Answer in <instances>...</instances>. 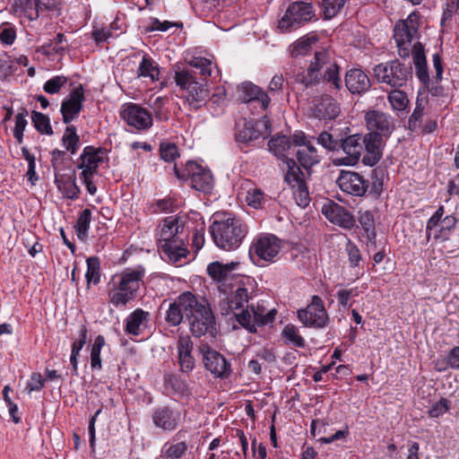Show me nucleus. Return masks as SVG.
Wrapping results in <instances>:
<instances>
[{"instance_id": "nucleus-7", "label": "nucleus", "mask_w": 459, "mask_h": 459, "mask_svg": "<svg viewBox=\"0 0 459 459\" xmlns=\"http://www.w3.org/2000/svg\"><path fill=\"white\" fill-rule=\"evenodd\" d=\"M364 120L370 149H377L383 153L387 140L396 128L395 118L382 110L370 109L365 112Z\"/></svg>"}, {"instance_id": "nucleus-60", "label": "nucleus", "mask_w": 459, "mask_h": 459, "mask_svg": "<svg viewBox=\"0 0 459 459\" xmlns=\"http://www.w3.org/2000/svg\"><path fill=\"white\" fill-rule=\"evenodd\" d=\"M164 382L170 386L176 393L183 394L186 390V384L178 375L167 374L164 377Z\"/></svg>"}, {"instance_id": "nucleus-21", "label": "nucleus", "mask_w": 459, "mask_h": 459, "mask_svg": "<svg viewBox=\"0 0 459 459\" xmlns=\"http://www.w3.org/2000/svg\"><path fill=\"white\" fill-rule=\"evenodd\" d=\"M85 100L83 87L82 84L74 88L61 103L60 112L65 124H69L75 119L82 109Z\"/></svg>"}, {"instance_id": "nucleus-39", "label": "nucleus", "mask_w": 459, "mask_h": 459, "mask_svg": "<svg viewBox=\"0 0 459 459\" xmlns=\"http://www.w3.org/2000/svg\"><path fill=\"white\" fill-rule=\"evenodd\" d=\"M136 73L138 77H148L152 82L159 81V65L147 54L143 56Z\"/></svg>"}, {"instance_id": "nucleus-40", "label": "nucleus", "mask_w": 459, "mask_h": 459, "mask_svg": "<svg viewBox=\"0 0 459 459\" xmlns=\"http://www.w3.org/2000/svg\"><path fill=\"white\" fill-rule=\"evenodd\" d=\"M13 10L15 13L22 14L30 21L37 20L40 12L36 0H14Z\"/></svg>"}, {"instance_id": "nucleus-3", "label": "nucleus", "mask_w": 459, "mask_h": 459, "mask_svg": "<svg viewBox=\"0 0 459 459\" xmlns=\"http://www.w3.org/2000/svg\"><path fill=\"white\" fill-rule=\"evenodd\" d=\"M321 80L330 84L332 89L342 88L340 67L333 63L325 51L316 52L307 71L299 72L295 75V82L308 88Z\"/></svg>"}, {"instance_id": "nucleus-24", "label": "nucleus", "mask_w": 459, "mask_h": 459, "mask_svg": "<svg viewBox=\"0 0 459 459\" xmlns=\"http://www.w3.org/2000/svg\"><path fill=\"white\" fill-rule=\"evenodd\" d=\"M240 98L251 108H256L257 113L264 111L269 106L271 100L265 91L251 82L242 84Z\"/></svg>"}, {"instance_id": "nucleus-63", "label": "nucleus", "mask_w": 459, "mask_h": 459, "mask_svg": "<svg viewBox=\"0 0 459 459\" xmlns=\"http://www.w3.org/2000/svg\"><path fill=\"white\" fill-rule=\"evenodd\" d=\"M45 386V379L39 372H33L28 381L25 391L30 394L34 391H40Z\"/></svg>"}, {"instance_id": "nucleus-53", "label": "nucleus", "mask_w": 459, "mask_h": 459, "mask_svg": "<svg viewBox=\"0 0 459 459\" xmlns=\"http://www.w3.org/2000/svg\"><path fill=\"white\" fill-rule=\"evenodd\" d=\"M345 4V0H322L321 11L325 20L336 16Z\"/></svg>"}, {"instance_id": "nucleus-29", "label": "nucleus", "mask_w": 459, "mask_h": 459, "mask_svg": "<svg viewBox=\"0 0 459 459\" xmlns=\"http://www.w3.org/2000/svg\"><path fill=\"white\" fill-rule=\"evenodd\" d=\"M417 36V33L411 31V29L403 22H397L394 29V39L398 48V55L402 58L410 56L411 41Z\"/></svg>"}, {"instance_id": "nucleus-9", "label": "nucleus", "mask_w": 459, "mask_h": 459, "mask_svg": "<svg viewBox=\"0 0 459 459\" xmlns=\"http://www.w3.org/2000/svg\"><path fill=\"white\" fill-rule=\"evenodd\" d=\"M276 309L268 308L267 301L259 300L255 305L247 306L246 310L236 314L238 323L251 333H256V327L273 324L275 320Z\"/></svg>"}, {"instance_id": "nucleus-49", "label": "nucleus", "mask_w": 459, "mask_h": 459, "mask_svg": "<svg viewBox=\"0 0 459 459\" xmlns=\"http://www.w3.org/2000/svg\"><path fill=\"white\" fill-rule=\"evenodd\" d=\"M106 341L103 335L99 334L91 346V367L93 370H100L102 368L100 352L102 348L105 346Z\"/></svg>"}, {"instance_id": "nucleus-42", "label": "nucleus", "mask_w": 459, "mask_h": 459, "mask_svg": "<svg viewBox=\"0 0 459 459\" xmlns=\"http://www.w3.org/2000/svg\"><path fill=\"white\" fill-rule=\"evenodd\" d=\"M91 221V211L86 208L80 212L74 225L76 236L81 241L87 240Z\"/></svg>"}, {"instance_id": "nucleus-43", "label": "nucleus", "mask_w": 459, "mask_h": 459, "mask_svg": "<svg viewBox=\"0 0 459 459\" xmlns=\"http://www.w3.org/2000/svg\"><path fill=\"white\" fill-rule=\"evenodd\" d=\"M62 143L66 152L75 154L80 147V136L76 127L73 125L67 126L62 136Z\"/></svg>"}, {"instance_id": "nucleus-34", "label": "nucleus", "mask_w": 459, "mask_h": 459, "mask_svg": "<svg viewBox=\"0 0 459 459\" xmlns=\"http://www.w3.org/2000/svg\"><path fill=\"white\" fill-rule=\"evenodd\" d=\"M55 184L66 198L75 200L79 197L81 190L76 184L74 173L68 175L55 172Z\"/></svg>"}, {"instance_id": "nucleus-45", "label": "nucleus", "mask_w": 459, "mask_h": 459, "mask_svg": "<svg viewBox=\"0 0 459 459\" xmlns=\"http://www.w3.org/2000/svg\"><path fill=\"white\" fill-rule=\"evenodd\" d=\"M369 187L368 189V195L374 199L380 197L384 186V172L382 169H374L370 174Z\"/></svg>"}, {"instance_id": "nucleus-61", "label": "nucleus", "mask_w": 459, "mask_h": 459, "mask_svg": "<svg viewBox=\"0 0 459 459\" xmlns=\"http://www.w3.org/2000/svg\"><path fill=\"white\" fill-rule=\"evenodd\" d=\"M246 201L247 204L255 209L261 208L264 202V194L259 188H253L247 192Z\"/></svg>"}, {"instance_id": "nucleus-51", "label": "nucleus", "mask_w": 459, "mask_h": 459, "mask_svg": "<svg viewBox=\"0 0 459 459\" xmlns=\"http://www.w3.org/2000/svg\"><path fill=\"white\" fill-rule=\"evenodd\" d=\"M28 115V110L25 108H21L15 116L13 137L19 144L22 143L23 142V133L28 125V121L26 119Z\"/></svg>"}, {"instance_id": "nucleus-23", "label": "nucleus", "mask_w": 459, "mask_h": 459, "mask_svg": "<svg viewBox=\"0 0 459 459\" xmlns=\"http://www.w3.org/2000/svg\"><path fill=\"white\" fill-rule=\"evenodd\" d=\"M152 420L156 428L173 431L180 422V412L168 405L158 406L152 410Z\"/></svg>"}, {"instance_id": "nucleus-28", "label": "nucleus", "mask_w": 459, "mask_h": 459, "mask_svg": "<svg viewBox=\"0 0 459 459\" xmlns=\"http://www.w3.org/2000/svg\"><path fill=\"white\" fill-rule=\"evenodd\" d=\"M340 113L336 100L330 95H323L311 107V115L318 119L331 120Z\"/></svg>"}, {"instance_id": "nucleus-26", "label": "nucleus", "mask_w": 459, "mask_h": 459, "mask_svg": "<svg viewBox=\"0 0 459 459\" xmlns=\"http://www.w3.org/2000/svg\"><path fill=\"white\" fill-rule=\"evenodd\" d=\"M186 221V216L177 215L166 217L160 226L157 244L170 241L176 238H182Z\"/></svg>"}, {"instance_id": "nucleus-59", "label": "nucleus", "mask_w": 459, "mask_h": 459, "mask_svg": "<svg viewBox=\"0 0 459 459\" xmlns=\"http://www.w3.org/2000/svg\"><path fill=\"white\" fill-rule=\"evenodd\" d=\"M317 143L321 144L325 149L331 152L340 150L341 139H334L333 136L328 132H322L317 137Z\"/></svg>"}, {"instance_id": "nucleus-20", "label": "nucleus", "mask_w": 459, "mask_h": 459, "mask_svg": "<svg viewBox=\"0 0 459 459\" xmlns=\"http://www.w3.org/2000/svg\"><path fill=\"white\" fill-rule=\"evenodd\" d=\"M106 154L105 148H97L92 145L85 146L76 161L77 169H82L80 178H86L87 175H96Z\"/></svg>"}, {"instance_id": "nucleus-1", "label": "nucleus", "mask_w": 459, "mask_h": 459, "mask_svg": "<svg viewBox=\"0 0 459 459\" xmlns=\"http://www.w3.org/2000/svg\"><path fill=\"white\" fill-rule=\"evenodd\" d=\"M189 66L176 72L175 82L184 91L189 108L197 110L208 102L210 90L206 80L216 65L206 57L195 56L189 62Z\"/></svg>"}, {"instance_id": "nucleus-17", "label": "nucleus", "mask_w": 459, "mask_h": 459, "mask_svg": "<svg viewBox=\"0 0 459 459\" xmlns=\"http://www.w3.org/2000/svg\"><path fill=\"white\" fill-rule=\"evenodd\" d=\"M268 121L242 119L236 124L235 139L238 143L249 144L260 138L264 139L268 134Z\"/></svg>"}, {"instance_id": "nucleus-11", "label": "nucleus", "mask_w": 459, "mask_h": 459, "mask_svg": "<svg viewBox=\"0 0 459 459\" xmlns=\"http://www.w3.org/2000/svg\"><path fill=\"white\" fill-rule=\"evenodd\" d=\"M281 247V239L275 235L261 234L253 239L248 255L255 264L262 266V262H275V257L278 255Z\"/></svg>"}, {"instance_id": "nucleus-37", "label": "nucleus", "mask_w": 459, "mask_h": 459, "mask_svg": "<svg viewBox=\"0 0 459 459\" xmlns=\"http://www.w3.org/2000/svg\"><path fill=\"white\" fill-rule=\"evenodd\" d=\"M189 297H191V292L185 291L181 293L174 302L169 304L165 316V321L168 325L170 326H178L181 324L185 316L182 302L184 301V299H187Z\"/></svg>"}, {"instance_id": "nucleus-16", "label": "nucleus", "mask_w": 459, "mask_h": 459, "mask_svg": "<svg viewBox=\"0 0 459 459\" xmlns=\"http://www.w3.org/2000/svg\"><path fill=\"white\" fill-rule=\"evenodd\" d=\"M297 316L304 326L315 329L325 328L330 322L324 300L317 295L312 296L307 306L297 311Z\"/></svg>"}, {"instance_id": "nucleus-8", "label": "nucleus", "mask_w": 459, "mask_h": 459, "mask_svg": "<svg viewBox=\"0 0 459 459\" xmlns=\"http://www.w3.org/2000/svg\"><path fill=\"white\" fill-rule=\"evenodd\" d=\"M374 76L380 83H385L392 88H401L406 85L412 78V67L405 65L398 59L380 63L373 68Z\"/></svg>"}, {"instance_id": "nucleus-13", "label": "nucleus", "mask_w": 459, "mask_h": 459, "mask_svg": "<svg viewBox=\"0 0 459 459\" xmlns=\"http://www.w3.org/2000/svg\"><path fill=\"white\" fill-rule=\"evenodd\" d=\"M284 162L287 166L284 181L292 189V195L296 204L305 208L308 205L310 201L305 174L293 159L285 158Z\"/></svg>"}, {"instance_id": "nucleus-47", "label": "nucleus", "mask_w": 459, "mask_h": 459, "mask_svg": "<svg viewBox=\"0 0 459 459\" xmlns=\"http://www.w3.org/2000/svg\"><path fill=\"white\" fill-rule=\"evenodd\" d=\"M425 104L426 101L423 99L417 98L416 107L408 119V129L411 132H415L421 127Z\"/></svg>"}, {"instance_id": "nucleus-12", "label": "nucleus", "mask_w": 459, "mask_h": 459, "mask_svg": "<svg viewBox=\"0 0 459 459\" xmlns=\"http://www.w3.org/2000/svg\"><path fill=\"white\" fill-rule=\"evenodd\" d=\"M254 280L250 277L242 278L236 281L235 284L230 285V294L220 303L221 314L229 316L233 314L236 317L238 314L235 310H245L244 307L251 299Z\"/></svg>"}, {"instance_id": "nucleus-57", "label": "nucleus", "mask_w": 459, "mask_h": 459, "mask_svg": "<svg viewBox=\"0 0 459 459\" xmlns=\"http://www.w3.org/2000/svg\"><path fill=\"white\" fill-rule=\"evenodd\" d=\"M66 82L67 78L65 76L56 75L44 83L43 90L48 94H56L60 91Z\"/></svg>"}, {"instance_id": "nucleus-48", "label": "nucleus", "mask_w": 459, "mask_h": 459, "mask_svg": "<svg viewBox=\"0 0 459 459\" xmlns=\"http://www.w3.org/2000/svg\"><path fill=\"white\" fill-rule=\"evenodd\" d=\"M31 122L35 129L43 134L52 135L54 134L52 126L50 125L49 117L41 112L32 111Z\"/></svg>"}, {"instance_id": "nucleus-55", "label": "nucleus", "mask_w": 459, "mask_h": 459, "mask_svg": "<svg viewBox=\"0 0 459 459\" xmlns=\"http://www.w3.org/2000/svg\"><path fill=\"white\" fill-rule=\"evenodd\" d=\"M159 152L160 159L166 162H173L179 157L177 144L168 141L160 143Z\"/></svg>"}, {"instance_id": "nucleus-31", "label": "nucleus", "mask_w": 459, "mask_h": 459, "mask_svg": "<svg viewBox=\"0 0 459 459\" xmlns=\"http://www.w3.org/2000/svg\"><path fill=\"white\" fill-rule=\"evenodd\" d=\"M151 314L142 308H136L125 320V332L130 335L138 336L148 327Z\"/></svg>"}, {"instance_id": "nucleus-56", "label": "nucleus", "mask_w": 459, "mask_h": 459, "mask_svg": "<svg viewBox=\"0 0 459 459\" xmlns=\"http://www.w3.org/2000/svg\"><path fill=\"white\" fill-rule=\"evenodd\" d=\"M459 10V0H446V4L443 6V14L440 21L442 27H446L450 24L453 16Z\"/></svg>"}, {"instance_id": "nucleus-62", "label": "nucleus", "mask_w": 459, "mask_h": 459, "mask_svg": "<svg viewBox=\"0 0 459 459\" xmlns=\"http://www.w3.org/2000/svg\"><path fill=\"white\" fill-rule=\"evenodd\" d=\"M351 267H357L361 261V254L359 247L351 240H348L345 247Z\"/></svg>"}, {"instance_id": "nucleus-58", "label": "nucleus", "mask_w": 459, "mask_h": 459, "mask_svg": "<svg viewBox=\"0 0 459 459\" xmlns=\"http://www.w3.org/2000/svg\"><path fill=\"white\" fill-rule=\"evenodd\" d=\"M359 221L365 232V236L374 238L376 230L373 214L370 212H365L360 214Z\"/></svg>"}, {"instance_id": "nucleus-27", "label": "nucleus", "mask_w": 459, "mask_h": 459, "mask_svg": "<svg viewBox=\"0 0 459 459\" xmlns=\"http://www.w3.org/2000/svg\"><path fill=\"white\" fill-rule=\"evenodd\" d=\"M158 250L163 260L176 264L188 254L186 244L183 238H176L173 240L157 244Z\"/></svg>"}, {"instance_id": "nucleus-19", "label": "nucleus", "mask_w": 459, "mask_h": 459, "mask_svg": "<svg viewBox=\"0 0 459 459\" xmlns=\"http://www.w3.org/2000/svg\"><path fill=\"white\" fill-rule=\"evenodd\" d=\"M336 184L340 189L355 197H363L367 195L369 181L359 173L350 170H342L336 178Z\"/></svg>"}, {"instance_id": "nucleus-46", "label": "nucleus", "mask_w": 459, "mask_h": 459, "mask_svg": "<svg viewBox=\"0 0 459 459\" xmlns=\"http://www.w3.org/2000/svg\"><path fill=\"white\" fill-rule=\"evenodd\" d=\"M87 272L85 278L88 287L91 283L97 285L100 281V261L98 256H90L86 260Z\"/></svg>"}, {"instance_id": "nucleus-44", "label": "nucleus", "mask_w": 459, "mask_h": 459, "mask_svg": "<svg viewBox=\"0 0 459 459\" xmlns=\"http://www.w3.org/2000/svg\"><path fill=\"white\" fill-rule=\"evenodd\" d=\"M271 152L277 157H285L286 152L291 147L290 137L286 135H275L268 143Z\"/></svg>"}, {"instance_id": "nucleus-35", "label": "nucleus", "mask_w": 459, "mask_h": 459, "mask_svg": "<svg viewBox=\"0 0 459 459\" xmlns=\"http://www.w3.org/2000/svg\"><path fill=\"white\" fill-rule=\"evenodd\" d=\"M289 260L299 270H307L311 265L313 256L310 250L301 243L294 244L288 253Z\"/></svg>"}, {"instance_id": "nucleus-64", "label": "nucleus", "mask_w": 459, "mask_h": 459, "mask_svg": "<svg viewBox=\"0 0 459 459\" xmlns=\"http://www.w3.org/2000/svg\"><path fill=\"white\" fill-rule=\"evenodd\" d=\"M16 39L15 29L8 23L0 26V41L3 44L11 46Z\"/></svg>"}, {"instance_id": "nucleus-22", "label": "nucleus", "mask_w": 459, "mask_h": 459, "mask_svg": "<svg viewBox=\"0 0 459 459\" xmlns=\"http://www.w3.org/2000/svg\"><path fill=\"white\" fill-rule=\"evenodd\" d=\"M239 265L238 262L222 264L221 262H212L207 266V273L211 278L220 283L219 290L224 293L228 291V287L232 285V272Z\"/></svg>"}, {"instance_id": "nucleus-54", "label": "nucleus", "mask_w": 459, "mask_h": 459, "mask_svg": "<svg viewBox=\"0 0 459 459\" xmlns=\"http://www.w3.org/2000/svg\"><path fill=\"white\" fill-rule=\"evenodd\" d=\"M387 100L392 108L397 111L406 110L409 104L406 93L400 90L391 91L387 96Z\"/></svg>"}, {"instance_id": "nucleus-10", "label": "nucleus", "mask_w": 459, "mask_h": 459, "mask_svg": "<svg viewBox=\"0 0 459 459\" xmlns=\"http://www.w3.org/2000/svg\"><path fill=\"white\" fill-rule=\"evenodd\" d=\"M176 177L183 181L189 180V185L196 191L211 193L213 188V178L210 170L204 169L195 161L187 160L183 168L174 165Z\"/></svg>"}, {"instance_id": "nucleus-33", "label": "nucleus", "mask_w": 459, "mask_h": 459, "mask_svg": "<svg viewBox=\"0 0 459 459\" xmlns=\"http://www.w3.org/2000/svg\"><path fill=\"white\" fill-rule=\"evenodd\" d=\"M193 342L189 337L181 338L178 343V363L182 373H189L195 368V360L192 356Z\"/></svg>"}, {"instance_id": "nucleus-2", "label": "nucleus", "mask_w": 459, "mask_h": 459, "mask_svg": "<svg viewBox=\"0 0 459 459\" xmlns=\"http://www.w3.org/2000/svg\"><path fill=\"white\" fill-rule=\"evenodd\" d=\"M209 230L214 244L225 251L238 249L248 233L242 220L227 213H215Z\"/></svg>"}, {"instance_id": "nucleus-50", "label": "nucleus", "mask_w": 459, "mask_h": 459, "mask_svg": "<svg viewBox=\"0 0 459 459\" xmlns=\"http://www.w3.org/2000/svg\"><path fill=\"white\" fill-rule=\"evenodd\" d=\"M316 41V39L314 37L300 38L290 47L291 56L297 58L300 56H306L312 49V44Z\"/></svg>"}, {"instance_id": "nucleus-5", "label": "nucleus", "mask_w": 459, "mask_h": 459, "mask_svg": "<svg viewBox=\"0 0 459 459\" xmlns=\"http://www.w3.org/2000/svg\"><path fill=\"white\" fill-rule=\"evenodd\" d=\"M144 277L143 269L126 268L112 277L108 291L109 302L116 307H125L138 296Z\"/></svg>"}, {"instance_id": "nucleus-36", "label": "nucleus", "mask_w": 459, "mask_h": 459, "mask_svg": "<svg viewBox=\"0 0 459 459\" xmlns=\"http://www.w3.org/2000/svg\"><path fill=\"white\" fill-rule=\"evenodd\" d=\"M432 60L436 74L432 80L429 78V84L422 85L423 89L427 90L432 96L441 97L444 95V88L440 85L444 72L441 56L438 53H436L433 55Z\"/></svg>"}, {"instance_id": "nucleus-15", "label": "nucleus", "mask_w": 459, "mask_h": 459, "mask_svg": "<svg viewBox=\"0 0 459 459\" xmlns=\"http://www.w3.org/2000/svg\"><path fill=\"white\" fill-rule=\"evenodd\" d=\"M204 368L220 379H228L232 374L231 362L221 352L212 349L208 343H202L199 348Z\"/></svg>"}, {"instance_id": "nucleus-32", "label": "nucleus", "mask_w": 459, "mask_h": 459, "mask_svg": "<svg viewBox=\"0 0 459 459\" xmlns=\"http://www.w3.org/2000/svg\"><path fill=\"white\" fill-rule=\"evenodd\" d=\"M412 60L415 66V74L421 84L429 83V74L425 56L424 47L420 42H417L412 47Z\"/></svg>"}, {"instance_id": "nucleus-14", "label": "nucleus", "mask_w": 459, "mask_h": 459, "mask_svg": "<svg viewBox=\"0 0 459 459\" xmlns=\"http://www.w3.org/2000/svg\"><path fill=\"white\" fill-rule=\"evenodd\" d=\"M314 16L315 10L311 4L295 2L288 6L279 21L278 28L281 32H290L310 22Z\"/></svg>"}, {"instance_id": "nucleus-52", "label": "nucleus", "mask_w": 459, "mask_h": 459, "mask_svg": "<svg viewBox=\"0 0 459 459\" xmlns=\"http://www.w3.org/2000/svg\"><path fill=\"white\" fill-rule=\"evenodd\" d=\"M282 337L288 344L297 348H304L306 342L299 333L298 328L293 325H287L282 330Z\"/></svg>"}, {"instance_id": "nucleus-30", "label": "nucleus", "mask_w": 459, "mask_h": 459, "mask_svg": "<svg viewBox=\"0 0 459 459\" xmlns=\"http://www.w3.org/2000/svg\"><path fill=\"white\" fill-rule=\"evenodd\" d=\"M322 212L333 223L345 229H351L353 226L354 220L352 215L342 206L335 203L325 204Z\"/></svg>"}, {"instance_id": "nucleus-25", "label": "nucleus", "mask_w": 459, "mask_h": 459, "mask_svg": "<svg viewBox=\"0 0 459 459\" xmlns=\"http://www.w3.org/2000/svg\"><path fill=\"white\" fill-rule=\"evenodd\" d=\"M344 82L347 90L353 95H362L372 86L368 75L360 68H351L345 74Z\"/></svg>"}, {"instance_id": "nucleus-38", "label": "nucleus", "mask_w": 459, "mask_h": 459, "mask_svg": "<svg viewBox=\"0 0 459 459\" xmlns=\"http://www.w3.org/2000/svg\"><path fill=\"white\" fill-rule=\"evenodd\" d=\"M296 158L299 164L298 166L302 167L308 176L311 174V168L320 161L317 151L312 144H305L299 148L296 152Z\"/></svg>"}, {"instance_id": "nucleus-18", "label": "nucleus", "mask_w": 459, "mask_h": 459, "mask_svg": "<svg viewBox=\"0 0 459 459\" xmlns=\"http://www.w3.org/2000/svg\"><path fill=\"white\" fill-rule=\"evenodd\" d=\"M120 117L129 126L138 131H145L152 126V113L135 103L124 104Z\"/></svg>"}, {"instance_id": "nucleus-6", "label": "nucleus", "mask_w": 459, "mask_h": 459, "mask_svg": "<svg viewBox=\"0 0 459 459\" xmlns=\"http://www.w3.org/2000/svg\"><path fill=\"white\" fill-rule=\"evenodd\" d=\"M341 147L346 156L339 159V164L353 166L359 162L363 152L362 163L373 167L383 157V153L377 149L372 151L368 144V136L366 134H353L341 138Z\"/></svg>"}, {"instance_id": "nucleus-4", "label": "nucleus", "mask_w": 459, "mask_h": 459, "mask_svg": "<svg viewBox=\"0 0 459 459\" xmlns=\"http://www.w3.org/2000/svg\"><path fill=\"white\" fill-rule=\"evenodd\" d=\"M182 303L191 333L195 337H202L205 334L215 336L216 318L208 300L204 298L198 299L191 292V297L184 299Z\"/></svg>"}, {"instance_id": "nucleus-41", "label": "nucleus", "mask_w": 459, "mask_h": 459, "mask_svg": "<svg viewBox=\"0 0 459 459\" xmlns=\"http://www.w3.org/2000/svg\"><path fill=\"white\" fill-rule=\"evenodd\" d=\"M180 431L173 437L172 442L164 445L162 453L165 459H182L186 455L188 446L185 441H178Z\"/></svg>"}]
</instances>
